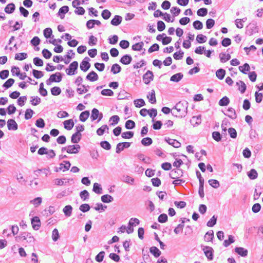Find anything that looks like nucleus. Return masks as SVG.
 Returning <instances> with one entry per match:
<instances>
[{"label": "nucleus", "mask_w": 263, "mask_h": 263, "mask_svg": "<svg viewBox=\"0 0 263 263\" xmlns=\"http://www.w3.org/2000/svg\"><path fill=\"white\" fill-rule=\"evenodd\" d=\"M52 33V31L50 28H47L44 30V35L47 39L50 37Z\"/></svg>", "instance_id": "nucleus-64"}, {"label": "nucleus", "mask_w": 263, "mask_h": 263, "mask_svg": "<svg viewBox=\"0 0 263 263\" xmlns=\"http://www.w3.org/2000/svg\"><path fill=\"white\" fill-rule=\"evenodd\" d=\"M71 164L68 161H64L63 163L60 164L59 170H63V172L67 171L69 169Z\"/></svg>", "instance_id": "nucleus-15"}, {"label": "nucleus", "mask_w": 263, "mask_h": 263, "mask_svg": "<svg viewBox=\"0 0 263 263\" xmlns=\"http://www.w3.org/2000/svg\"><path fill=\"white\" fill-rule=\"evenodd\" d=\"M212 137L215 141L217 142H219L221 140V135L218 132H213Z\"/></svg>", "instance_id": "nucleus-59"}, {"label": "nucleus", "mask_w": 263, "mask_h": 263, "mask_svg": "<svg viewBox=\"0 0 263 263\" xmlns=\"http://www.w3.org/2000/svg\"><path fill=\"white\" fill-rule=\"evenodd\" d=\"M190 122L194 126L199 125L201 122V116L193 117Z\"/></svg>", "instance_id": "nucleus-14"}, {"label": "nucleus", "mask_w": 263, "mask_h": 263, "mask_svg": "<svg viewBox=\"0 0 263 263\" xmlns=\"http://www.w3.org/2000/svg\"><path fill=\"white\" fill-rule=\"evenodd\" d=\"M219 58L222 63H224L231 59V55L229 53H221L219 54Z\"/></svg>", "instance_id": "nucleus-20"}, {"label": "nucleus", "mask_w": 263, "mask_h": 263, "mask_svg": "<svg viewBox=\"0 0 263 263\" xmlns=\"http://www.w3.org/2000/svg\"><path fill=\"white\" fill-rule=\"evenodd\" d=\"M99 111L97 108H93L91 111V115L90 118L92 121H93L97 119L99 117Z\"/></svg>", "instance_id": "nucleus-37"}, {"label": "nucleus", "mask_w": 263, "mask_h": 263, "mask_svg": "<svg viewBox=\"0 0 263 263\" xmlns=\"http://www.w3.org/2000/svg\"><path fill=\"white\" fill-rule=\"evenodd\" d=\"M51 94L53 96H58L61 92V89L59 87L54 86L51 89Z\"/></svg>", "instance_id": "nucleus-47"}, {"label": "nucleus", "mask_w": 263, "mask_h": 263, "mask_svg": "<svg viewBox=\"0 0 263 263\" xmlns=\"http://www.w3.org/2000/svg\"><path fill=\"white\" fill-rule=\"evenodd\" d=\"M82 87L83 88V89L81 88H78L77 89V92L80 95L87 92L88 91V88H89L88 85L85 86L84 85H82Z\"/></svg>", "instance_id": "nucleus-52"}, {"label": "nucleus", "mask_w": 263, "mask_h": 263, "mask_svg": "<svg viewBox=\"0 0 263 263\" xmlns=\"http://www.w3.org/2000/svg\"><path fill=\"white\" fill-rule=\"evenodd\" d=\"M108 130L109 128L107 125H103L101 127L99 128L97 130V134L99 136H102L104 134L105 130Z\"/></svg>", "instance_id": "nucleus-43"}, {"label": "nucleus", "mask_w": 263, "mask_h": 263, "mask_svg": "<svg viewBox=\"0 0 263 263\" xmlns=\"http://www.w3.org/2000/svg\"><path fill=\"white\" fill-rule=\"evenodd\" d=\"M105 252L104 251H101L95 257V259L97 261L101 262L103 261L104 257Z\"/></svg>", "instance_id": "nucleus-63"}, {"label": "nucleus", "mask_w": 263, "mask_h": 263, "mask_svg": "<svg viewBox=\"0 0 263 263\" xmlns=\"http://www.w3.org/2000/svg\"><path fill=\"white\" fill-rule=\"evenodd\" d=\"M101 146L105 149L109 150L111 148L110 143L107 141H103L100 143Z\"/></svg>", "instance_id": "nucleus-60"}, {"label": "nucleus", "mask_w": 263, "mask_h": 263, "mask_svg": "<svg viewBox=\"0 0 263 263\" xmlns=\"http://www.w3.org/2000/svg\"><path fill=\"white\" fill-rule=\"evenodd\" d=\"M89 111L88 110H85L81 113L79 119L82 122H85L89 116Z\"/></svg>", "instance_id": "nucleus-26"}, {"label": "nucleus", "mask_w": 263, "mask_h": 263, "mask_svg": "<svg viewBox=\"0 0 263 263\" xmlns=\"http://www.w3.org/2000/svg\"><path fill=\"white\" fill-rule=\"evenodd\" d=\"M34 111L31 109H27L25 111V118L26 120H29L32 117Z\"/></svg>", "instance_id": "nucleus-51"}, {"label": "nucleus", "mask_w": 263, "mask_h": 263, "mask_svg": "<svg viewBox=\"0 0 263 263\" xmlns=\"http://www.w3.org/2000/svg\"><path fill=\"white\" fill-rule=\"evenodd\" d=\"M90 208L89 205L87 203L82 204L79 207L80 210L84 213L88 212L90 210Z\"/></svg>", "instance_id": "nucleus-55"}, {"label": "nucleus", "mask_w": 263, "mask_h": 263, "mask_svg": "<svg viewBox=\"0 0 263 263\" xmlns=\"http://www.w3.org/2000/svg\"><path fill=\"white\" fill-rule=\"evenodd\" d=\"M81 134H78V133H75L73 134L71 137V141L72 143H78L81 139Z\"/></svg>", "instance_id": "nucleus-17"}, {"label": "nucleus", "mask_w": 263, "mask_h": 263, "mask_svg": "<svg viewBox=\"0 0 263 263\" xmlns=\"http://www.w3.org/2000/svg\"><path fill=\"white\" fill-rule=\"evenodd\" d=\"M31 99L30 102L32 105L36 106L41 102V99L37 96L31 97Z\"/></svg>", "instance_id": "nucleus-44"}, {"label": "nucleus", "mask_w": 263, "mask_h": 263, "mask_svg": "<svg viewBox=\"0 0 263 263\" xmlns=\"http://www.w3.org/2000/svg\"><path fill=\"white\" fill-rule=\"evenodd\" d=\"M122 21V17L120 15H115L111 21V24L114 26H118L121 24Z\"/></svg>", "instance_id": "nucleus-16"}, {"label": "nucleus", "mask_w": 263, "mask_h": 263, "mask_svg": "<svg viewBox=\"0 0 263 263\" xmlns=\"http://www.w3.org/2000/svg\"><path fill=\"white\" fill-rule=\"evenodd\" d=\"M14 83V80L13 79H9L4 83L3 87H5L6 89H8L11 87Z\"/></svg>", "instance_id": "nucleus-38"}, {"label": "nucleus", "mask_w": 263, "mask_h": 263, "mask_svg": "<svg viewBox=\"0 0 263 263\" xmlns=\"http://www.w3.org/2000/svg\"><path fill=\"white\" fill-rule=\"evenodd\" d=\"M229 103V99L227 96H224L219 100V105L221 106H224L228 105Z\"/></svg>", "instance_id": "nucleus-35"}, {"label": "nucleus", "mask_w": 263, "mask_h": 263, "mask_svg": "<svg viewBox=\"0 0 263 263\" xmlns=\"http://www.w3.org/2000/svg\"><path fill=\"white\" fill-rule=\"evenodd\" d=\"M63 124L64 128L68 130H71L73 128L74 124L72 119L66 120L63 122Z\"/></svg>", "instance_id": "nucleus-13"}, {"label": "nucleus", "mask_w": 263, "mask_h": 263, "mask_svg": "<svg viewBox=\"0 0 263 263\" xmlns=\"http://www.w3.org/2000/svg\"><path fill=\"white\" fill-rule=\"evenodd\" d=\"M217 217L215 215H213L212 217L206 223L207 226L209 227H212L216 224Z\"/></svg>", "instance_id": "nucleus-46"}, {"label": "nucleus", "mask_w": 263, "mask_h": 263, "mask_svg": "<svg viewBox=\"0 0 263 263\" xmlns=\"http://www.w3.org/2000/svg\"><path fill=\"white\" fill-rule=\"evenodd\" d=\"M69 10V8L67 6L62 7L59 11L58 14L60 17L63 19L64 17V14L66 13Z\"/></svg>", "instance_id": "nucleus-22"}, {"label": "nucleus", "mask_w": 263, "mask_h": 263, "mask_svg": "<svg viewBox=\"0 0 263 263\" xmlns=\"http://www.w3.org/2000/svg\"><path fill=\"white\" fill-rule=\"evenodd\" d=\"M35 125L39 128H44L45 125L44 120L42 118L38 119L35 122Z\"/></svg>", "instance_id": "nucleus-58"}, {"label": "nucleus", "mask_w": 263, "mask_h": 263, "mask_svg": "<svg viewBox=\"0 0 263 263\" xmlns=\"http://www.w3.org/2000/svg\"><path fill=\"white\" fill-rule=\"evenodd\" d=\"M188 104L186 101L179 102L173 108L176 109L177 112L174 111L172 112V115L180 118L185 117L187 114Z\"/></svg>", "instance_id": "nucleus-1"}, {"label": "nucleus", "mask_w": 263, "mask_h": 263, "mask_svg": "<svg viewBox=\"0 0 263 263\" xmlns=\"http://www.w3.org/2000/svg\"><path fill=\"white\" fill-rule=\"evenodd\" d=\"M32 73L33 76L36 79H40L44 76L42 71H39L35 69H33Z\"/></svg>", "instance_id": "nucleus-61"}, {"label": "nucleus", "mask_w": 263, "mask_h": 263, "mask_svg": "<svg viewBox=\"0 0 263 263\" xmlns=\"http://www.w3.org/2000/svg\"><path fill=\"white\" fill-rule=\"evenodd\" d=\"M42 201V199L41 197H36L34 199L30 201V203H32L35 205V206H37L41 204Z\"/></svg>", "instance_id": "nucleus-62"}, {"label": "nucleus", "mask_w": 263, "mask_h": 263, "mask_svg": "<svg viewBox=\"0 0 263 263\" xmlns=\"http://www.w3.org/2000/svg\"><path fill=\"white\" fill-rule=\"evenodd\" d=\"M204 254L209 260H212L213 259V248L211 247L205 246L203 248Z\"/></svg>", "instance_id": "nucleus-4"}, {"label": "nucleus", "mask_w": 263, "mask_h": 263, "mask_svg": "<svg viewBox=\"0 0 263 263\" xmlns=\"http://www.w3.org/2000/svg\"><path fill=\"white\" fill-rule=\"evenodd\" d=\"M92 191L97 194H101L102 193V188L100 184L95 183L93 184Z\"/></svg>", "instance_id": "nucleus-32"}, {"label": "nucleus", "mask_w": 263, "mask_h": 263, "mask_svg": "<svg viewBox=\"0 0 263 263\" xmlns=\"http://www.w3.org/2000/svg\"><path fill=\"white\" fill-rule=\"evenodd\" d=\"M14 10L15 5L13 3L9 4L5 8V11L7 13H12Z\"/></svg>", "instance_id": "nucleus-33"}, {"label": "nucleus", "mask_w": 263, "mask_h": 263, "mask_svg": "<svg viewBox=\"0 0 263 263\" xmlns=\"http://www.w3.org/2000/svg\"><path fill=\"white\" fill-rule=\"evenodd\" d=\"M135 123L132 120H128L125 122V127L127 129H132L135 127Z\"/></svg>", "instance_id": "nucleus-36"}, {"label": "nucleus", "mask_w": 263, "mask_h": 263, "mask_svg": "<svg viewBox=\"0 0 263 263\" xmlns=\"http://www.w3.org/2000/svg\"><path fill=\"white\" fill-rule=\"evenodd\" d=\"M86 79L90 81H95L98 79V76L95 72L92 71L86 76Z\"/></svg>", "instance_id": "nucleus-25"}, {"label": "nucleus", "mask_w": 263, "mask_h": 263, "mask_svg": "<svg viewBox=\"0 0 263 263\" xmlns=\"http://www.w3.org/2000/svg\"><path fill=\"white\" fill-rule=\"evenodd\" d=\"M101 200L104 203H109L114 200V198L108 194L104 195L101 197Z\"/></svg>", "instance_id": "nucleus-27"}, {"label": "nucleus", "mask_w": 263, "mask_h": 263, "mask_svg": "<svg viewBox=\"0 0 263 263\" xmlns=\"http://www.w3.org/2000/svg\"><path fill=\"white\" fill-rule=\"evenodd\" d=\"M183 75L181 73H178L173 75L170 79V81L175 82H178L183 78Z\"/></svg>", "instance_id": "nucleus-21"}, {"label": "nucleus", "mask_w": 263, "mask_h": 263, "mask_svg": "<svg viewBox=\"0 0 263 263\" xmlns=\"http://www.w3.org/2000/svg\"><path fill=\"white\" fill-rule=\"evenodd\" d=\"M167 218L168 217L166 214H161L159 216L158 221L160 223H164L167 221Z\"/></svg>", "instance_id": "nucleus-53"}, {"label": "nucleus", "mask_w": 263, "mask_h": 263, "mask_svg": "<svg viewBox=\"0 0 263 263\" xmlns=\"http://www.w3.org/2000/svg\"><path fill=\"white\" fill-rule=\"evenodd\" d=\"M181 223L180 224H179L177 227H176L174 230V232L176 234H178L180 232L182 231L184 227V222L185 221H190L189 219H186L185 218H182L181 219Z\"/></svg>", "instance_id": "nucleus-8"}, {"label": "nucleus", "mask_w": 263, "mask_h": 263, "mask_svg": "<svg viewBox=\"0 0 263 263\" xmlns=\"http://www.w3.org/2000/svg\"><path fill=\"white\" fill-rule=\"evenodd\" d=\"M248 176L250 179L254 180L257 178L258 173L255 169H251L248 173Z\"/></svg>", "instance_id": "nucleus-29"}, {"label": "nucleus", "mask_w": 263, "mask_h": 263, "mask_svg": "<svg viewBox=\"0 0 263 263\" xmlns=\"http://www.w3.org/2000/svg\"><path fill=\"white\" fill-rule=\"evenodd\" d=\"M8 129L10 130H16L18 128V125L14 120L10 119L7 121Z\"/></svg>", "instance_id": "nucleus-10"}, {"label": "nucleus", "mask_w": 263, "mask_h": 263, "mask_svg": "<svg viewBox=\"0 0 263 263\" xmlns=\"http://www.w3.org/2000/svg\"><path fill=\"white\" fill-rule=\"evenodd\" d=\"M62 76L60 72H56L50 76V78L46 80V84L50 85L52 82H60L62 80Z\"/></svg>", "instance_id": "nucleus-2"}, {"label": "nucleus", "mask_w": 263, "mask_h": 263, "mask_svg": "<svg viewBox=\"0 0 263 263\" xmlns=\"http://www.w3.org/2000/svg\"><path fill=\"white\" fill-rule=\"evenodd\" d=\"M152 143L153 140L152 138L149 137L144 138L141 140V144L145 146H149Z\"/></svg>", "instance_id": "nucleus-34"}, {"label": "nucleus", "mask_w": 263, "mask_h": 263, "mask_svg": "<svg viewBox=\"0 0 263 263\" xmlns=\"http://www.w3.org/2000/svg\"><path fill=\"white\" fill-rule=\"evenodd\" d=\"M80 196L82 199L85 201L86 200V199L88 198L89 194L87 190H83V191L81 192Z\"/></svg>", "instance_id": "nucleus-57"}, {"label": "nucleus", "mask_w": 263, "mask_h": 263, "mask_svg": "<svg viewBox=\"0 0 263 263\" xmlns=\"http://www.w3.org/2000/svg\"><path fill=\"white\" fill-rule=\"evenodd\" d=\"M214 237V232L213 230H210L206 233L204 236L205 241H211Z\"/></svg>", "instance_id": "nucleus-28"}, {"label": "nucleus", "mask_w": 263, "mask_h": 263, "mask_svg": "<svg viewBox=\"0 0 263 263\" xmlns=\"http://www.w3.org/2000/svg\"><path fill=\"white\" fill-rule=\"evenodd\" d=\"M132 59L131 56L126 54L121 58L120 62L124 65H128L132 61Z\"/></svg>", "instance_id": "nucleus-19"}, {"label": "nucleus", "mask_w": 263, "mask_h": 263, "mask_svg": "<svg viewBox=\"0 0 263 263\" xmlns=\"http://www.w3.org/2000/svg\"><path fill=\"white\" fill-rule=\"evenodd\" d=\"M165 141L168 143L170 145L173 146L175 148H178L181 146V143L175 139H172L169 138L167 139H165Z\"/></svg>", "instance_id": "nucleus-11"}, {"label": "nucleus", "mask_w": 263, "mask_h": 263, "mask_svg": "<svg viewBox=\"0 0 263 263\" xmlns=\"http://www.w3.org/2000/svg\"><path fill=\"white\" fill-rule=\"evenodd\" d=\"M144 43L142 42L137 43L132 46V49L135 51H140L142 49Z\"/></svg>", "instance_id": "nucleus-40"}, {"label": "nucleus", "mask_w": 263, "mask_h": 263, "mask_svg": "<svg viewBox=\"0 0 263 263\" xmlns=\"http://www.w3.org/2000/svg\"><path fill=\"white\" fill-rule=\"evenodd\" d=\"M134 132L131 131L125 132L122 134V137L124 139H130L133 137Z\"/></svg>", "instance_id": "nucleus-48"}, {"label": "nucleus", "mask_w": 263, "mask_h": 263, "mask_svg": "<svg viewBox=\"0 0 263 263\" xmlns=\"http://www.w3.org/2000/svg\"><path fill=\"white\" fill-rule=\"evenodd\" d=\"M183 172L179 168L173 169L170 173V177L172 179H177L182 176Z\"/></svg>", "instance_id": "nucleus-5"}, {"label": "nucleus", "mask_w": 263, "mask_h": 263, "mask_svg": "<svg viewBox=\"0 0 263 263\" xmlns=\"http://www.w3.org/2000/svg\"><path fill=\"white\" fill-rule=\"evenodd\" d=\"M134 102L137 107H141L145 105V102L142 99L135 100Z\"/></svg>", "instance_id": "nucleus-49"}, {"label": "nucleus", "mask_w": 263, "mask_h": 263, "mask_svg": "<svg viewBox=\"0 0 263 263\" xmlns=\"http://www.w3.org/2000/svg\"><path fill=\"white\" fill-rule=\"evenodd\" d=\"M226 74V71L223 69H219L216 72V77L220 80L224 78Z\"/></svg>", "instance_id": "nucleus-42"}, {"label": "nucleus", "mask_w": 263, "mask_h": 263, "mask_svg": "<svg viewBox=\"0 0 263 263\" xmlns=\"http://www.w3.org/2000/svg\"><path fill=\"white\" fill-rule=\"evenodd\" d=\"M235 252L242 257H246L248 255V250L242 247H236Z\"/></svg>", "instance_id": "nucleus-12"}, {"label": "nucleus", "mask_w": 263, "mask_h": 263, "mask_svg": "<svg viewBox=\"0 0 263 263\" xmlns=\"http://www.w3.org/2000/svg\"><path fill=\"white\" fill-rule=\"evenodd\" d=\"M31 224L34 230H39L41 227V221L40 218L37 216L33 217L31 219Z\"/></svg>", "instance_id": "nucleus-9"}, {"label": "nucleus", "mask_w": 263, "mask_h": 263, "mask_svg": "<svg viewBox=\"0 0 263 263\" xmlns=\"http://www.w3.org/2000/svg\"><path fill=\"white\" fill-rule=\"evenodd\" d=\"M21 239L23 240H25L26 241L32 245L35 241V239L33 236L31 235L30 233L28 232H24L21 234V235L19 236Z\"/></svg>", "instance_id": "nucleus-3"}, {"label": "nucleus", "mask_w": 263, "mask_h": 263, "mask_svg": "<svg viewBox=\"0 0 263 263\" xmlns=\"http://www.w3.org/2000/svg\"><path fill=\"white\" fill-rule=\"evenodd\" d=\"M228 111L229 112L228 114H227V115L230 118L232 119H235L237 117V116H236V112H235V110L234 109H233V108H229V109H228Z\"/></svg>", "instance_id": "nucleus-41"}, {"label": "nucleus", "mask_w": 263, "mask_h": 263, "mask_svg": "<svg viewBox=\"0 0 263 263\" xmlns=\"http://www.w3.org/2000/svg\"><path fill=\"white\" fill-rule=\"evenodd\" d=\"M153 73L152 71L148 70L143 76V80L145 84H148L153 80Z\"/></svg>", "instance_id": "nucleus-7"}, {"label": "nucleus", "mask_w": 263, "mask_h": 263, "mask_svg": "<svg viewBox=\"0 0 263 263\" xmlns=\"http://www.w3.org/2000/svg\"><path fill=\"white\" fill-rule=\"evenodd\" d=\"M149 251L155 257H158L161 255V251L156 247H152Z\"/></svg>", "instance_id": "nucleus-23"}, {"label": "nucleus", "mask_w": 263, "mask_h": 263, "mask_svg": "<svg viewBox=\"0 0 263 263\" xmlns=\"http://www.w3.org/2000/svg\"><path fill=\"white\" fill-rule=\"evenodd\" d=\"M72 207L70 205H66L63 209L65 215L69 217L71 215Z\"/></svg>", "instance_id": "nucleus-24"}, {"label": "nucleus", "mask_w": 263, "mask_h": 263, "mask_svg": "<svg viewBox=\"0 0 263 263\" xmlns=\"http://www.w3.org/2000/svg\"><path fill=\"white\" fill-rule=\"evenodd\" d=\"M208 182L210 185L215 189H217L220 186L219 182L217 180L210 179Z\"/></svg>", "instance_id": "nucleus-50"}, {"label": "nucleus", "mask_w": 263, "mask_h": 263, "mask_svg": "<svg viewBox=\"0 0 263 263\" xmlns=\"http://www.w3.org/2000/svg\"><path fill=\"white\" fill-rule=\"evenodd\" d=\"M236 85L239 86L238 89L241 93H243L246 90V85L245 83L242 81H239L236 83Z\"/></svg>", "instance_id": "nucleus-30"}, {"label": "nucleus", "mask_w": 263, "mask_h": 263, "mask_svg": "<svg viewBox=\"0 0 263 263\" xmlns=\"http://www.w3.org/2000/svg\"><path fill=\"white\" fill-rule=\"evenodd\" d=\"M208 13V10L205 8H201L198 10L197 14L200 16H204Z\"/></svg>", "instance_id": "nucleus-54"}, {"label": "nucleus", "mask_w": 263, "mask_h": 263, "mask_svg": "<svg viewBox=\"0 0 263 263\" xmlns=\"http://www.w3.org/2000/svg\"><path fill=\"white\" fill-rule=\"evenodd\" d=\"M78 67H69L66 69V72L68 75H73L77 73Z\"/></svg>", "instance_id": "nucleus-31"}, {"label": "nucleus", "mask_w": 263, "mask_h": 263, "mask_svg": "<svg viewBox=\"0 0 263 263\" xmlns=\"http://www.w3.org/2000/svg\"><path fill=\"white\" fill-rule=\"evenodd\" d=\"M120 120V118L117 115H114L110 118L109 121H112V123H110L111 125H115L118 123Z\"/></svg>", "instance_id": "nucleus-45"}, {"label": "nucleus", "mask_w": 263, "mask_h": 263, "mask_svg": "<svg viewBox=\"0 0 263 263\" xmlns=\"http://www.w3.org/2000/svg\"><path fill=\"white\" fill-rule=\"evenodd\" d=\"M207 37L202 34H198L196 37L197 41L199 43H203L206 41Z\"/></svg>", "instance_id": "nucleus-56"}, {"label": "nucleus", "mask_w": 263, "mask_h": 263, "mask_svg": "<svg viewBox=\"0 0 263 263\" xmlns=\"http://www.w3.org/2000/svg\"><path fill=\"white\" fill-rule=\"evenodd\" d=\"M147 98L148 99L149 101L152 104H154L156 102V99L155 97V92L154 90H152V91L148 92L147 95Z\"/></svg>", "instance_id": "nucleus-18"}, {"label": "nucleus", "mask_w": 263, "mask_h": 263, "mask_svg": "<svg viewBox=\"0 0 263 263\" xmlns=\"http://www.w3.org/2000/svg\"><path fill=\"white\" fill-rule=\"evenodd\" d=\"M81 147L79 145H70L67 146V152L69 154H77L79 152Z\"/></svg>", "instance_id": "nucleus-6"}, {"label": "nucleus", "mask_w": 263, "mask_h": 263, "mask_svg": "<svg viewBox=\"0 0 263 263\" xmlns=\"http://www.w3.org/2000/svg\"><path fill=\"white\" fill-rule=\"evenodd\" d=\"M122 180L127 183H129L130 184H133L134 182V179L129 176H123L122 179Z\"/></svg>", "instance_id": "nucleus-39"}]
</instances>
